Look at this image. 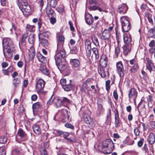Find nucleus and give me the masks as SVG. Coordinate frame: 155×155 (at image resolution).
<instances>
[{
  "label": "nucleus",
  "mask_w": 155,
  "mask_h": 155,
  "mask_svg": "<svg viewBox=\"0 0 155 155\" xmlns=\"http://www.w3.org/2000/svg\"><path fill=\"white\" fill-rule=\"evenodd\" d=\"M101 151L105 154L110 153L114 149V144L112 140L110 139H107L102 142L101 146Z\"/></svg>",
  "instance_id": "1"
},
{
  "label": "nucleus",
  "mask_w": 155,
  "mask_h": 155,
  "mask_svg": "<svg viewBox=\"0 0 155 155\" xmlns=\"http://www.w3.org/2000/svg\"><path fill=\"white\" fill-rule=\"evenodd\" d=\"M122 30L123 32H128L130 28V24L126 16H123L120 18Z\"/></svg>",
  "instance_id": "2"
},
{
  "label": "nucleus",
  "mask_w": 155,
  "mask_h": 155,
  "mask_svg": "<svg viewBox=\"0 0 155 155\" xmlns=\"http://www.w3.org/2000/svg\"><path fill=\"white\" fill-rule=\"evenodd\" d=\"M116 71L117 73L121 78L124 76L125 70L124 66L121 61H119L116 63Z\"/></svg>",
  "instance_id": "3"
},
{
  "label": "nucleus",
  "mask_w": 155,
  "mask_h": 155,
  "mask_svg": "<svg viewBox=\"0 0 155 155\" xmlns=\"http://www.w3.org/2000/svg\"><path fill=\"white\" fill-rule=\"evenodd\" d=\"M2 45L3 48V52L4 56L6 57V55L4 52V49H8L9 47H10L13 45V43L11 40L9 38H4L2 41Z\"/></svg>",
  "instance_id": "4"
},
{
  "label": "nucleus",
  "mask_w": 155,
  "mask_h": 155,
  "mask_svg": "<svg viewBox=\"0 0 155 155\" xmlns=\"http://www.w3.org/2000/svg\"><path fill=\"white\" fill-rule=\"evenodd\" d=\"M137 92L136 89L133 88L130 90L128 93V97L130 101H133L134 103L136 102V99L137 97Z\"/></svg>",
  "instance_id": "5"
},
{
  "label": "nucleus",
  "mask_w": 155,
  "mask_h": 155,
  "mask_svg": "<svg viewBox=\"0 0 155 155\" xmlns=\"http://www.w3.org/2000/svg\"><path fill=\"white\" fill-rule=\"evenodd\" d=\"M45 82L41 79H38L37 81L36 86V89L38 92H40L42 91L44 87Z\"/></svg>",
  "instance_id": "6"
},
{
  "label": "nucleus",
  "mask_w": 155,
  "mask_h": 155,
  "mask_svg": "<svg viewBox=\"0 0 155 155\" xmlns=\"http://www.w3.org/2000/svg\"><path fill=\"white\" fill-rule=\"evenodd\" d=\"M85 48L87 54L90 56L91 54V43L89 40L86 39L85 42Z\"/></svg>",
  "instance_id": "7"
},
{
  "label": "nucleus",
  "mask_w": 155,
  "mask_h": 155,
  "mask_svg": "<svg viewBox=\"0 0 155 155\" xmlns=\"http://www.w3.org/2000/svg\"><path fill=\"white\" fill-rule=\"evenodd\" d=\"M128 9V7L126 4L123 3L118 6V12L121 14L126 13Z\"/></svg>",
  "instance_id": "8"
},
{
  "label": "nucleus",
  "mask_w": 155,
  "mask_h": 155,
  "mask_svg": "<svg viewBox=\"0 0 155 155\" xmlns=\"http://www.w3.org/2000/svg\"><path fill=\"white\" fill-rule=\"evenodd\" d=\"M20 8L22 11L29 13L30 10V8L26 2H22L20 6Z\"/></svg>",
  "instance_id": "9"
},
{
  "label": "nucleus",
  "mask_w": 155,
  "mask_h": 155,
  "mask_svg": "<svg viewBox=\"0 0 155 155\" xmlns=\"http://www.w3.org/2000/svg\"><path fill=\"white\" fill-rule=\"evenodd\" d=\"M83 118L84 121L85 123L89 124V126H93L94 125V122L93 120L91 119L90 117L86 114H84L83 115Z\"/></svg>",
  "instance_id": "10"
},
{
  "label": "nucleus",
  "mask_w": 155,
  "mask_h": 155,
  "mask_svg": "<svg viewBox=\"0 0 155 155\" xmlns=\"http://www.w3.org/2000/svg\"><path fill=\"white\" fill-rule=\"evenodd\" d=\"M107 63V58L105 55H103L100 60V64L101 68L106 67Z\"/></svg>",
  "instance_id": "11"
},
{
  "label": "nucleus",
  "mask_w": 155,
  "mask_h": 155,
  "mask_svg": "<svg viewBox=\"0 0 155 155\" xmlns=\"http://www.w3.org/2000/svg\"><path fill=\"white\" fill-rule=\"evenodd\" d=\"M56 64L59 70H64L65 68L66 63L63 62L61 60L55 61Z\"/></svg>",
  "instance_id": "12"
},
{
  "label": "nucleus",
  "mask_w": 155,
  "mask_h": 155,
  "mask_svg": "<svg viewBox=\"0 0 155 155\" xmlns=\"http://www.w3.org/2000/svg\"><path fill=\"white\" fill-rule=\"evenodd\" d=\"M123 37L124 42L125 44H132V38L130 35H127L126 34H124Z\"/></svg>",
  "instance_id": "13"
},
{
  "label": "nucleus",
  "mask_w": 155,
  "mask_h": 155,
  "mask_svg": "<svg viewBox=\"0 0 155 155\" xmlns=\"http://www.w3.org/2000/svg\"><path fill=\"white\" fill-rule=\"evenodd\" d=\"M35 55V50L33 46H31L29 50L28 55L29 58V60H33Z\"/></svg>",
  "instance_id": "14"
},
{
  "label": "nucleus",
  "mask_w": 155,
  "mask_h": 155,
  "mask_svg": "<svg viewBox=\"0 0 155 155\" xmlns=\"http://www.w3.org/2000/svg\"><path fill=\"white\" fill-rule=\"evenodd\" d=\"M85 20L86 22L89 25L91 24L93 21V18L92 16L89 13L85 15Z\"/></svg>",
  "instance_id": "15"
},
{
  "label": "nucleus",
  "mask_w": 155,
  "mask_h": 155,
  "mask_svg": "<svg viewBox=\"0 0 155 155\" xmlns=\"http://www.w3.org/2000/svg\"><path fill=\"white\" fill-rule=\"evenodd\" d=\"M70 63L73 67L76 68L78 67L80 64L79 61L77 59H71Z\"/></svg>",
  "instance_id": "16"
},
{
  "label": "nucleus",
  "mask_w": 155,
  "mask_h": 155,
  "mask_svg": "<svg viewBox=\"0 0 155 155\" xmlns=\"http://www.w3.org/2000/svg\"><path fill=\"white\" fill-rule=\"evenodd\" d=\"M98 71L99 73L102 78H104L106 76H108L109 75L108 71H106V72L103 68H101L99 69Z\"/></svg>",
  "instance_id": "17"
},
{
  "label": "nucleus",
  "mask_w": 155,
  "mask_h": 155,
  "mask_svg": "<svg viewBox=\"0 0 155 155\" xmlns=\"http://www.w3.org/2000/svg\"><path fill=\"white\" fill-rule=\"evenodd\" d=\"M110 36V33L109 30H104L103 32L101 38L103 40L108 39Z\"/></svg>",
  "instance_id": "18"
},
{
  "label": "nucleus",
  "mask_w": 155,
  "mask_h": 155,
  "mask_svg": "<svg viewBox=\"0 0 155 155\" xmlns=\"http://www.w3.org/2000/svg\"><path fill=\"white\" fill-rule=\"evenodd\" d=\"M147 141L151 144H152L154 143L155 142V136L153 133H150L148 136Z\"/></svg>",
  "instance_id": "19"
},
{
  "label": "nucleus",
  "mask_w": 155,
  "mask_h": 155,
  "mask_svg": "<svg viewBox=\"0 0 155 155\" xmlns=\"http://www.w3.org/2000/svg\"><path fill=\"white\" fill-rule=\"evenodd\" d=\"M132 45V44H125V45L123 47L124 53L125 55H127L130 51Z\"/></svg>",
  "instance_id": "20"
},
{
  "label": "nucleus",
  "mask_w": 155,
  "mask_h": 155,
  "mask_svg": "<svg viewBox=\"0 0 155 155\" xmlns=\"http://www.w3.org/2000/svg\"><path fill=\"white\" fill-rule=\"evenodd\" d=\"M50 35V32L47 31H45L41 32L40 31V33L39 34V38H43V37L48 38L49 36Z\"/></svg>",
  "instance_id": "21"
},
{
  "label": "nucleus",
  "mask_w": 155,
  "mask_h": 155,
  "mask_svg": "<svg viewBox=\"0 0 155 155\" xmlns=\"http://www.w3.org/2000/svg\"><path fill=\"white\" fill-rule=\"evenodd\" d=\"M147 61L148 63V64L147 65V68L151 73L153 65L152 61L148 58H147Z\"/></svg>",
  "instance_id": "22"
},
{
  "label": "nucleus",
  "mask_w": 155,
  "mask_h": 155,
  "mask_svg": "<svg viewBox=\"0 0 155 155\" xmlns=\"http://www.w3.org/2000/svg\"><path fill=\"white\" fill-rule=\"evenodd\" d=\"M39 39L40 41V44L41 45L45 48L48 47L49 45V43L47 40L43 39V38Z\"/></svg>",
  "instance_id": "23"
},
{
  "label": "nucleus",
  "mask_w": 155,
  "mask_h": 155,
  "mask_svg": "<svg viewBox=\"0 0 155 155\" xmlns=\"http://www.w3.org/2000/svg\"><path fill=\"white\" fill-rule=\"evenodd\" d=\"M91 38L94 45L96 46H99L98 41L96 36L94 35H91Z\"/></svg>",
  "instance_id": "24"
},
{
  "label": "nucleus",
  "mask_w": 155,
  "mask_h": 155,
  "mask_svg": "<svg viewBox=\"0 0 155 155\" xmlns=\"http://www.w3.org/2000/svg\"><path fill=\"white\" fill-rule=\"evenodd\" d=\"M37 58L39 61L41 62L44 63L46 61L45 58L40 54H38L37 55Z\"/></svg>",
  "instance_id": "25"
},
{
  "label": "nucleus",
  "mask_w": 155,
  "mask_h": 155,
  "mask_svg": "<svg viewBox=\"0 0 155 155\" xmlns=\"http://www.w3.org/2000/svg\"><path fill=\"white\" fill-rule=\"evenodd\" d=\"M73 85L71 84H66L64 85L62 87L65 91H71L73 87Z\"/></svg>",
  "instance_id": "26"
},
{
  "label": "nucleus",
  "mask_w": 155,
  "mask_h": 155,
  "mask_svg": "<svg viewBox=\"0 0 155 155\" xmlns=\"http://www.w3.org/2000/svg\"><path fill=\"white\" fill-rule=\"evenodd\" d=\"M34 131L37 134L39 135L41 133V130L39 126L37 125H34L33 127Z\"/></svg>",
  "instance_id": "27"
},
{
  "label": "nucleus",
  "mask_w": 155,
  "mask_h": 155,
  "mask_svg": "<svg viewBox=\"0 0 155 155\" xmlns=\"http://www.w3.org/2000/svg\"><path fill=\"white\" fill-rule=\"evenodd\" d=\"M41 107V105L39 102H37L32 105V108L33 110H37L39 108Z\"/></svg>",
  "instance_id": "28"
},
{
  "label": "nucleus",
  "mask_w": 155,
  "mask_h": 155,
  "mask_svg": "<svg viewBox=\"0 0 155 155\" xmlns=\"http://www.w3.org/2000/svg\"><path fill=\"white\" fill-rule=\"evenodd\" d=\"M13 84L15 87H18L20 84V79L18 78H14L13 80Z\"/></svg>",
  "instance_id": "29"
},
{
  "label": "nucleus",
  "mask_w": 155,
  "mask_h": 155,
  "mask_svg": "<svg viewBox=\"0 0 155 155\" xmlns=\"http://www.w3.org/2000/svg\"><path fill=\"white\" fill-rule=\"evenodd\" d=\"M28 40L29 43L31 44H34L35 41L34 35L33 34H30L29 36Z\"/></svg>",
  "instance_id": "30"
},
{
  "label": "nucleus",
  "mask_w": 155,
  "mask_h": 155,
  "mask_svg": "<svg viewBox=\"0 0 155 155\" xmlns=\"http://www.w3.org/2000/svg\"><path fill=\"white\" fill-rule=\"evenodd\" d=\"M148 33L150 37L155 38V27L151 28L148 31Z\"/></svg>",
  "instance_id": "31"
},
{
  "label": "nucleus",
  "mask_w": 155,
  "mask_h": 155,
  "mask_svg": "<svg viewBox=\"0 0 155 155\" xmlns=\"http://www.w3.org/2000/svg\"><path fill=\"white\" fill-rule=\"evenodd\" d=\"M17 134L18 136L21 138H23L25 137L26 135L23 130L21 128L19 129L18 132Z\"/></svg>",
  "instance_id": "32"
},
{
  "label": "nucleus",
  "mask_w": 155,
  "mask_h": 155,
  "mask_svg": "<svg viewBox=\"0 0 155 155\" xmlns=\"http://www.w3.org/2000/svg\"><path fill=\"white\" fill-rule=\"evenodd\" d=\"M62 112L65 118L67 117L68 119L69 120V112L66 109H64L62 110Z\"/></svg>",
  "instance_id": "33"
},
{
  "label": "nucleus",
  "mask_w": 155,
  "mask_h": 155,
  "mask_svg": "<svg viewBox=\"0 0 155 155\" xmlns=\"http://www.w3.org/2000/svg\"><path fill=\"white\" fill-rule=\"evenodd\" d=\"M57 107H60L63 106V104L61 98H58L55 103Z\"/></svg>",
  "instance_id": "34"
},
{
  "label": "nucleus",
  "mask_w": 155,
  "mask_h": 155,
  "mask_svg": "<svg viewBox=\"0 0 155 155\" xmlns=\"http://www.w3.org/2000/svg\"><path fill=\"white\" fill-rule=\"evenodd\" d=\"M140 124L138 125L137 127H135L134 129V133L136 137L139 136L140 131L139 128H140Z\"/></svg>",
  "instance_id": "35"
},
{
  "label": "nucleus",
  "mask_w": 155,
  "mask_h": 155,
  "mask_svg": "<svg viewBox=\"0 0 155 155\" xmlns=\"http://www.w3.org/2000/svg\"><path fill=\"white\" fill-rule=\"evenodd\" d=\"M48 3L51 7L54 8L56 6L57 2L56 0H50Z\"/></svg>",
  "instance_id": "36"
},
{
  "label": "nucleus",
  "mask_w": 155,
  "mask_h": 155,
  "mask_svg": "<svg viewBox=\"0 0 155 155\" xmlns=\"http://www.w3.org/2000/svg\"><path fill=\"white\" fill-rule=\"evenodd\" d=\"M26 28L30 31H34L35 30V26L34 25H27Z\"/></svg>",
  "instance_id": "37"
},
{
  "label": "nucleus",
  "mask_w": 155,
  "mask_h": 155,
  "mask_svg": "<svg viewBox=\"0 0 155 155\" xmlns=\"http://www.w3.org/2000/svg\"><path fill=\"white\" fill-rule=\"evenodd\" d=\"M92 51L93 53L95 54V58L96 59L99 58V54L97 48H94L92 49Z\"/></svg>",
  "instance_id": "38"
},
{
  "label": "nucleus",
  "mask_w": 155,
  "mask_h": 155,
  "mask_svg": "<svg viewBox=\"0 0 155 155\" xmlns=\"http://www.w3.org/2000/svg\"><path fill=\"white\" fill-rule=\"evenodd\" d=\"M6 151L4 146L0 147V155H6Z\"/></svg>",
  "instance_id": "39"
},
{
  "label": "nucleus",
  "mask_w": 155,
  "mask_h": 155,
  "mask_svg": "<svg viewBox=\"0 0 155 155\" xmlns=\"http://www.w3.org/2000/svg\"><path fill=\"white\" fill-rule=\"evenodd\" d=\"M61 55L59 52H57L55 56V61L60 60L62 59Z\"/></svg>",
  "instance_id": "40"
},
{
  "label": "nucleus",
  "mask_w": 155,
  "mask_h": 155,
  "mask_svg": "<svg viewBox=\"0 0 155 155\" xmlns=\"http://www.w3.org/2000/svg\"><path fill=\"white\" fill-rule=\"evenodd\" d=\"M46 14L48 16H50L53 14L54 11L51 8H49L47 9L46 11Z\"/></svg>",
  "instance_id": "41"
},
{
  "label": "nucleus",
  "mask_w": 155,
  "mask_h": 155,
  "mask_svg": "<svg viewBox=\"0 0 155 155\" xmlns=\"http://www.w3.org/2000/svg\"><path fill=\"white\" fill-rule=\"evenodd\" d=\"M120 48L118 46H116L115 47V54L116 58H117L118 57L119 54H120Z\"/></svg>",
  "instance_id": "42"
},
{
  "label": "nucleus",
  "mask_w": 155,
  "mask_h": 155,
  "mask_svg": "<svg viewBox=\"0 0 155 155\" xmlns=\"http://www.w3.org/2000/svg\"><path fill=\"white\" fill-rule=\"evenodd\" d=\"M7 139L3 136H0V143L4 144L7 141Z\"/></svg>",
  "instance_id": "43"
},
{
  "label": "nucleus",
  "mask_w": 155,
  "mask_h": 155,
  "mask_svg": "<svg viewBox=\"0 0 155 155\" xmlns=\"http://www.w3.org/2000/svg\"><path fill=\"white\" fill-rule=\"evenodd\" d=\"M138 69V66L137 64H135L132 67L130 70L132 72H135Z\"/></svg>",
  "instance_id": "44"
},
{
  "label": "nucleus",
  "mask_w": 155,
  "mask_h": 155,
  "mask_svg": "<svg viewBox=\"0 0 155 155\" xmlns=\"http://www.w3.org/2000/svg\"><path fill=\"white\" fill-rule=\"evenodd\" d=\"M149 126L150 128L154 129L155 128V121H150L149 123Z\"/></svg>",
  "instance_id": "45"
},
{
  "label": "nucleus",
  "mask_w": 155,
  "mask_h": 155,
  "mask_svg": "<svg viewBox=\"0 0 155 155\" xmlns=\"http://www.w3.org/2000/svg\"><path fill=\"white\" fill-rule=\"evenodd\" d=\"M61 98L63 104L64 103H69L71 102L70 101L67 97H63Z\"/></svg>",
  "instance_id": "46"
},
{
  "label": "nucleus",
  "mask_w": 155,
  "mask_h": 155,
  "mask_svg": "<svg viewBox=\"0 0 155 155\" xmlns=\"http://www.w3.org/2000/svg\"><path fill=\"white\" fill-rule=\"evenodd\" d=\"M149 46L150 48H155V41L154 40H152L149 43Z\"/></svg>",
  "instance_id": "47"
},
{
  "label": "nucleus",
  "mask_w": 155,
  "mask_h": 155,
  "mask_svg": "<svg viewBox=\"0 0 155 155\" xmlns=\"http://www.w3.org/2000/svg\"><path fill=\"white\" fill-rule=\"evenodd\" d=\"M45 0H39L38 2V4L39 5V7L41 8V10H42V9L44 5V1Z\"/></svg>",
  "instance_id": "48"
},
{
  "label": "nucleus",
  "mask_w": 155,
  "mask_h": 155,
  "mask_svg": "<svg viewBox=\"0 0 155 155\" xmlns=\"http://www.w3.org/2000/svg\"><path fill=\"white\" fill-rule=\"evenodd\" d=\"M110 80H107L106 82V89L107 91H108L110 89Z\"/></svg>",
  "instance_id": "49"
},
{
  "label": "nucleus",
  "mask_w": 155,
  "mask_h": 155,
  "mask_svg": "<svg viewBox=\"0 0 155 155\" xmlns=\"http://www.w3.org/2000/svg\"><path fill=\"white\" fill-rule=\"evenodd\" d=\"M119 112L117 110H116L115 113V120H120V118L119 116Z\"/></svg>",
  "instance_id": "50"
},
{
  "label": "nucleus",
  "mask_w": 155,
  "mask_h": 155,
  "mask_svg": "<svg viewBox=\"0 0 155 155\" xmlns=\"http://www.w3.org/2000/svg\"><path fill=\"white\" fill-rule=\"evenodd\" d=\"M60 83L62 85V87L66 84V80L65 79L63 78L60 80Z\"/></svg>",
  "instance_id": "51"
},
{
  "label": "nucleus",
  "mask_w": 155,
  "mask_h": 155,
  "mask_svg": "<svg viewBox=\"0 0 155 155\" xmlns=\"http://www.w3.org/2000/svg\"><path fill=\"white\" fill-rule=\"evenodd\" d=\"M65 126L67 128H69L71 129H74V126L71 124L68 123H66L65 124Z\"/></svg>",
  "instance_id": "52"
},
{
  "label": "nucleus",
  "mask_w": 155,
  "mask_h": 155,
  "mask_svg": "<svg viewBox=\"0 0 155 155\" xmlns=\"http://www.w3.org/2000/svg\"><path fill=\"white\" fill-rule=\"evenodd\" d=\"M144 140L143 139H141L138 142L137 145L138 147H140L142 146Z\"/></svg>",
  "instance_id": "53"
},
{
  "label": "nucleus",
  "mask_w": 155,
  "mask_h": 155,
  "mask_svg": "<svg viewBox=\"0 0 155 155\" xmlns=\"http://www.w3.org/2000/svg\"><path fill=\"white\" fill-rule=\"evenodd\" d=\"M64 37L62 35L59 36L58 38V41L63 42L64 41Z\"/></svg>",
  "instance_id": "54"
},
{
  "label": "nucleus",
  "mask_w": 155,
  "mask_h": 155,
  "mask_svg": "<svg viewBox=\"0 0 155 155\" xmlns=\"http://www.w3.org/2000/svg\"><path fill=\"white\" fill-rule=\"evenodd\" d=\"M46 69H47L46 67L43 64H41L40 70L42 72L44 71L45 69L46 70Z\"/></svg>",
  "instance_id": "55"
},
{
  "label": "nucleus",
  "mask_w": 155,
  "mask_h": 155,
  "mask_svg": "<svg viewBox=\"0 0 155 155\" xmlns=\"http://www.w3.org/2000/svg\"><path fill=\"white\" fill-rule=\"evenodd\" d=\"M25 39L23 38H21V42L19 44V45L20 46V45L23 46H25Z\"/></svg>",
  "instance_id": "56"
},
{
  "label": "nucleus",
  "mask_w": 155,
  "mask_h": 155,
  "mask_svg": "<svg viewBox=\"0 0 155 155\" xmlns=\"http://www.w3.org/2000/svg\"><path fill=\"white\" fill-rule=\"evenodd\" d=\"M113 96L115 100H117L118 98V95L116 90H114L113 92Z\"/></svg>",
  "instance_id": "57"
},
{
  "label": "nucleus",
  "mask_w": 155,
  "mask_h": 155,
  "mask_svg": "<svg viewBox=\"0 0 155 155\" xmlns=\"http://www.w3.org/2000/svg\"><path fill=\"white\" fill-rule=\"evenodd\" d=\"M97 104L98 106V110L100 111L102 110L103 109V108L102 104L97 103Z\"/></svg>",
  "instance_id": "58"
},
{
  "label": "nucleus",
  "mask_w": 155,
  "mask_h": 155,
  "mask_svg": "<svg viewBox=\"0 0 155 155\" xmlns=\"http://www.w3.org/2000/svg\"><path fill=\"white\" fill-rule=\"evenodd\" d=\"M97 6H91L89 9L90 10H97Z\"/></svg>",
  "instance_id": "59"
},
{
  "label": "nucleus",
  "mask_w": 155,
  "mask_h": 155,
  "mask_svg": "<svg viewBox=\"0 0 155 155\" xmlns=\"http://www.w3.org/2000/svg\"><path fill=\"white\" fill-rule=\"evenodd\" d=\"M149 52L151 54H153V53H155V48H150L149 50Z\"/></svg>",
  "instance_id": "60"
},
{
  "label": "nucleus",
  "mask_w": 155,
  "mask_h": 155,
  "mask_svg": "<svg viewBox=\"0 0 155 155\" xmlns=\"http://www.w3.org/2000/svg\"><path fill=\"white\" fill-rule=\"evenodd\" d=\"M69 24L70 25V27L71 30V31H74V28L72 24L71 21H69L68 22Z\"/></svg>",
  "instance_id": "61"
},
{
  "label": "nucleus",
  "mask_w": 155,
  "mask_h": 155,
  "mask_svg": "<svg viewBox=\"0 0 155 155\" xmlns=\"http://www.w3.org/2000/svg\"><path fill=\"white\" fill-rule=\"evenodd\" d=\"M8 66V64L6 62H3L2 64V67L3 68H5Z\"/></svg>",
  "instance_id": "62"
},
{
  "label": "nucleus",
  "mask_w": 155,
  "mask_h": 155,
  "mask_svg": "<svg viewBox=\"0 0 155 155\" xmlns=\"http://www.w3.org/2000/svg\"><path fill=\"white\" fill-rule=\"evenodd\" d=\"M42 72L44 74L48 76L49 75V72L47 69H46V70L45 69Z\"/></svg>",
  "instance_id": "63"
},
{
  "label": "nucleus",
  "mask_w": 155,
  "mask_h": 155,
  "mask_svg": "<svg viewBox=\"0 0 155 155\" xmlns=\"http://www.w3.org/2000/svg\"><path fill=\"white\" fill-rule=\"evenodd\" d=\"M60 53L61 54V57L62 58H64L65 56V51L63 50H62L60 52Z\"/></svg>",
  "instance_id": "64"
}]
</instances>
